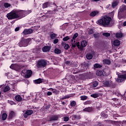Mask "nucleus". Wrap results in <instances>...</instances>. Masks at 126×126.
<instances>
[{
  "label": "nucleus",
  "instance_id": "b1692460",
  "mask_svg": "<svg viewBox=\"0 0 126 126\" xmlns=\"http://www.w3.org/2000/svg\"><path fill=\"white\" fill-rule=\"evenodd\" d=\"M41 52V48H36L33 49V53H36V54H40Z\"/></svg>",
  "mask_w": 126,
  "mask_h": 126
},
{
  "label": "nucleus",
  "instance_id": "ddd939ff",
  "mask_svg": "<svg viewBox=\"0 0 126 126\" xmlns=\"http://www.w3.org/2000/svg\"><path fill=\"white\" fill-rule=\"evenodd\" d=\"M32 114H33V110H27L25 113L24 114V117H25V118H26V119L28 118V116H31Z\"/></svg>",
  "mask_w": 126,
  "mask_h": 126
},
{
  "label": "nucleus",
  "instance_id": "c9c22d12",
  "mask_svg": "<svg viewBox=\"0 0 126 126\" xmlns=\"http://www.w3.org/2000/svg\"><path fill=\"white\" fill-rule=\"evenodd\" d=\"M115 105L116 106H121V100L118 99L115 102Z\"/></svg>",
  "mask_w": 126,
  "mask_h": 126
},
{
  "label": "nucleus",
  "instance_id": "8fccbe9b",
  "mask_svg": "<svg viewBox=\"0 0 126 126\" xmlns=\"http://www.w3.org/2000/svg\"><path fill=\"white\" fill-rule=\"evenodd\" d=\"M8 103L10 105H16V103L12 100H8Z\"/></svg>",
  "mask_w": 126,
  "mask_h": 126
},
{
  "label": "nucleus",
  "instance_id": "f3484780",
  "mask_svg": "<svg viewBox=\"0 0 126 126\" xmlns=\"http://www.w3.org/2000/svg\"><path fill=\"white\" fill-rule=\"evenodd\" d=\"M32 75V71L31 70H28L27 73L25 75V77L26 78H29Z\"/></svg>",
  "mask_w": 126,
  "mask_h": 126
},
{
  "label": "nucleus",
  "instance_id": "72a5a7b5",
  "mask_svg": "<svg viewBox=\"0 0 126 126\" xmlns=\"http://www.w3.org/2000/svg\"><path fill=\"white\" fill-rule=\"evenodd\" d=\"M94 66L95 67V68H101V67H102V65L99 63L94 64Z\"/></svg>",
  "mask_w": 126,
  "mask_h": 126
},
{
  "label": "nucleus",
  "instance_id": "774afa93",
  "mask_svg": "<svg viewBox=\"0 0 126 126\" xmlns=\"http://www.w3.org/2000/svg\"><path fill=\"white\" fill-rule=\"evenodd\" d=\"M62 45H64V44H65V43H64V42H62Z\"/></svg>",
  "mask_w": 126,
  "mask_h": 126
},
{
  "label": "nucleus",
  "instance_id": "c85d7f7f",
  "mask_svg": "<svg viewBox=\"0 0 126 126\" xmlns=\"http://www.w3.org/2000/svg\"><path fill=\"white\" fill-rule=\"evenodd\" d=\"M92 84L93 88H95V87H97V86H98V84H99V83H98L97 81H94L93 82Z\"/></svg>",
  "mask_w": 126,
  "mask_h": 126
},
{
  "label": "nucleus",
  "instance_id": "5fc2aeb1",
  "mask_svg": "<svg viewBox=\"0 0 126 126\" xmlns=\"http://www.w3.org/2000/svg\"><path fill=\"white\" fill-rule=\"evenodd\" d=\"M99 33L97 34H94V38H95V39H97V38H99Z\"/></svg>",
  "mask_w": 126,
  "mask_h": 126
},
{
  "label": "nucleus",
  "instance_id": "473e14b6",
  "mask_svg": "<svg viewBox=\"0 0 126 126\" xmlns=\"http://www.w3.org/2000/svg\"><path fill=\"white\" fill-rule=\"evenodd\" d=\"M70 105L71 107H75V105H76V102L74 100L70 101Z\"/></svg>",
  "mask_w": 126,
  "mask_h": 126
},
{
  "label": "nucleus",
  "instance_id": "5701e85b",
  "mask_svg": "<svg viewBox=\"0 0 126 126\" xmlns=\"http://www.w3.org/2000/svg\"><path fill=\"white\" fill-rule=\"evenodd\" d=\"M9 90H10V88H9L8 86H6L2 89V91H3L4 93L9 91Z\"/></svg>",
  "mask_w": 126,
  "mask_h": 126
},
{
  "label": "nucleus",
  "instance_id": "aec40b11",
  "mask_svg": "<svg viewBox=\"0 0 126 126\" xmlns=\"http://www.w3.org/2000/svg\"><path fill=\"white\" fill-rule=\"evenodd\" d=\"M119 3L120 2L119 1V0H116L113 1L112 3V7H113V8H115L116 6H118V4H119Z\"/></svg>",
  "mask_w": 126,
  "mask_h": 126
},
{
  "label": "nucleus",
  "instance_id": "1a4fd4ad",
  "mask_svg": "<svg viewBox=\"0 0 126 126\" xmlns=\"http://www.w3.org/2000/svg\"><path fill=\"white\" fill-rule=\"evenodd\" d=\"M59 118H61V115H60V114L52 115L49 118V122H55V121H58Z\"/></svg>",
  "mask_w": 126,
  "mask_h": 126
},
{
  "label": "nucleus",
  "instance_id": "20e7f679",
  "mask_svg": "<svg viewBox=\"0 0 126 126\" xmlns=\"http://www.w3.org/2000/svg\"><path fill=\"white\" fill-rule=\"evenodd\" d=\"M30 40L29 39H25L24 37H22L20 42L18 43L20 47H27L29 45Z\"/></svg>",
  "mask_w": 126,
  "mask_h": 126
},
{
  "label": "nucleus",
  "instance_id": "423d86ee",
  "mask_svg": "<svg viewBox=\"0 0 126 126\" xmlns=\"http://www.w3.org/2000/svg\"><path fill=\"white\" fill-rule=\"evenodd\" d=\"M96 74L98 76H108L109 75V73H106V71L104 70L97 71Z\"/></svg>",
  "mask_w": 126,
  "mask_h": 126
},
{
  "label": "nucleus",
  "instance_id": "3c124183",
  "mask_svg": "<svg viewBox=\"0 0 126 126\" xmlns=\"http://www.w3.org/2000/svg\"><path fill=\"white\" fill-rule=\"evenodd\" d=\"M56 36H57V34H56V33H52L50 34V37L52 39H55V38H56Z\"/></svg>",
  "mask_w": 126,
  "mask_h": 126
},
{
  "label": "nucleus",
  "instance_id": "c756f323",
  "mask_svg": "<svg viewBox=\"0 0 126 126\" xmlns=\"http://www.w3.org/2000/svg\"><path fill=\"white\" fill-rule=\"evenodd\" d=\"M76 46L77 47L78 49H79L80 50L79 42H78L74 44H72V47L73 48H75Z\"/></svg>",
  "mask_w": 126,
  "mask_h": 126
},
{
  "label": "nucleus",
  "instance_id": "bf43d9fd",
  "mask_svg": "<svg viewBox=\"0 0 126 126\" xmlns=\"http://www.w3.org/2000/svg\"><path fill=\"white\" fill-rule=\"evenodd\" d=\"M42 83H45V84L48 83V80H45L44 79H42Z\"/></svg>",
  "mask_w": 126,
  "mask_h": 126
},
{
  "label": "nucleus",
  "instance_id": "6ab92c4d",
  "mask_svg": "<svg viewBox=\"0 0 126 126\" xmlns=\"http://www.w3.org/2000/svg\"><path fill=\"white\" fill-rule=\"evenodd\" d=\"M15 99L17 102H21L22 101V97L20 94H17L15 96Z\"/></svg>",
  "mask_w": 126,
  "mask_h": 126
},
{
  "label": "nucleus",
  "instance_id": "ea45409f",
  "mask_svg": "<svg viewBox=\"0 0 126 126\" xmlns=\"http://www.w3.org/2000/svg\"><path fill=\"white\" fill-rule=\"evenodd\" d=\"M87 98H88V96L86 95H83V96H80L81 100H82V101H84V100H86Z\"/></svg>",
  "mask_w": 126,
  "mask_h": 126
},
{
  "label": "nucleus",
  "instance_id": "9b49d317",
  "mask_svg": "<svg viewBox=\"0 0 126 126\" xmlns=\"http://www.w3.org/2000/svg\"><path fill=\"white\" fill-rule=\"evenodd\" d=\"M87 46V41L86 40H83L81 42V45H80V51H83V48H85Z\"/></svg>",
  "mask_w": 126,
  "mask_h": 126
},
{
  "label": "nucleus",
  "instance_id": "cd10ccee",
  "mask_svg": "<svg viewBox=\"0 0 126 126\" xmlns=\"http://www.w3.org/2000/svg\"><path fill=\"white\" fill-rule=\"evenodd\" d=\"M119 78L124 79V81L126 79V73L124 74L119 75L118 76Z\"/></svg>",
  "mask_w": 126,
  "mask_h": 126
},
{
  "label": "nucleus",
  "instance_id": "f257e3e1",
  "mask_svg": "<svg viewBox=\"0 0 126 126\" xmlns=\"http://www.w3.org/2000/svg\"><path fill=\"white\" fill-rule=\"evenodd\" d=\"M26 11L22 10H13L7 14V18L9 20L12 19H21L25 17Z\"/></svg>",
  "mask_w": 126,
  "mask_h": 126
},
{
  "label": "nucleus",
  "instance_id": "a18cd8bd",
  "mask_svg": "<svg viewBox=\"0 0 126 126\" xmlns=\"http://www.w3.org/2000/svg\"><path fill=\"white\" fill-rule=\"evenodd\" d=\"M69 39H70V37H69V36H67L63 38V41H64V42H66V41H68Z\"/></svg>",
  "mask_w": 126,
  "mask_h": 126
},
{
  "label": "nucleus",
  "instance_id": "39448f33",
  "mask_svg": "<svg viewBox=\"0 0 126 126\" xmlns=\"http://www.w3.org/2000/svg\"><path fill=\"white\" fill-rule=\"evenodd\" d=\"M81 64L82 71H86L89 68V66L90 65L88 62H85Z\"/></svg>",
  "mask_w": 126,
  "mask_h": 126
},
{
  "label": "nucleus",
  "instance_id": "7c9ffc66",
  "mask_svg": "<svg viewBox=\"0 0 126 126\" xmlns=\"http://www.w3.org/2000/svg\"><path fill=\"white\" fill-rule=\"evenodd\" d=\"M7 118V114L6 113H4L2 115V121H5L6 119Z\"/></svg>",
  "mask_w": 126,
  "mask_h": 126
},
{
  "label": "nucleus",
  "instance_id": "412c9836",
  "mask_svg": "<svg viewBox=\"0 0 126 126\" xmlns=\"http://www.w3.org/2000/svg\"><path fill=\"white\" fill-rule=\"evenodd\" d=\"M113 45L115 47H118L121 45V41L119 40H115L113 41Z\"/></svg>",
  "mask_w": 126,
  "mask_h": 126
},
{
  "label": "nucleus",
  "instance_id": "4d7b16f0",
  "mask_svg": "<svg viewBox=\"0 0 126 126\" xmlns=\"http://www.w3.org/2000/svg\"><path fill=\"white\" fill-rule=\"evenodd\" d=\"M59 42V39L57 38L54 40L53 43L54 44H58Z\"/></svg>",
  "mask_w": 126,
  "mask_h": 126
},
{
  "label": "nucleus",
  "instance_id": "0e129e2a",
  "mask_svg": "<svg viewBox=\"0 0 126 126\" xmlns=\"http://www.w3.org/2000/svg\"><path fill=\"white\" fill-rule=\"evenodd\" d=\"M123 26H126V21H125L124 23H123Z\"/></svg>",
  "mask_w": 126,
  "mask_h": 126
},
{
  "label": "nucleus",
  "instance_id": "13d9d810",
  "mask_svg": "<svg viewBox=\"0 0 126 126\" xmlns=\"http://www.w3.org/2000/svg\"><path fill=\"white\" fill-rule=\"evenodd\" d=\"M28 69H24L22 71V73H23L24 74H26L27 71H28Z\"/></svg>",
  "mask_w": 126,
  "mask_h": 126
},
{
  "label": "nucleus",
  "instance_id": "2eb2a0df",
  "mask_svg": "<svg viewBox=\"0 0 126 126\" xmlns=\"http://www.w3.org/2000/svg\"><path fill=\"white\" fill-rule=\"evenodd\" d=\"M94 108L92 107H86L83 109V112H87L88 113H91L93 112Z\"/></svg>",
  "mask_w": 126,
  "mask_h": 126
},
{
  "label": "nucleus",
  "instance_id": "0eeeda50",
  "mask_svg": "<svg viewBox=\"0 0 126 126\" xmlns=\"http://www.w3.org/2000/svg\"><path fill=\"white\" fill-rule=\"evenodd\" d=\"M52 6H54V10L48 11L47 13H48V14H56V13L58 12V10L56 9V8L58 7V6H57L55 3H53Z\"/></svg>",
  "mask_w": 126,
  "mask_h": 126
},
{
  "label": "nucleus",
  "instance_id": "f8f14e48",
  "mask_svg": "<svg viewBox=\"0 0 126 126\" xmlns=\"http://www.w3.org/2000/svg\"><path fill=\"white\" fill-rule=\"evenodd\" d=\"M105 87H112L113 85V81L111 80L105 81L103 82Z\"/></svg>",
  "mask_w": 126,
  "mask_h": 126
},
{
  "label": "nucleus",
  "instance_id": "680f3d73",
  "mask_svg": "<svg viewBox=\"0 0 126 126\" xmlns=\"http://www.w3.org/2000/svg\"><path fill=\"white\" fill-rule=\"evenodd\" d=\"M20 29V28L19 27L16 28L15 29V32H17V31H19Z\"/></svg>",
  "mask_w": 126,
  "mask_h": 126
},
{
  "label": "nucleus",
  "instance_id": "e2e57ef3",
  "mask_svg": "<svg viewBox=\"0 0 126 126\" xmlns=\"http://www.w3.org/2000/svg\"><path fill=\"white\" fill-rule=\"evenodd\" d=\"M65 63L66 64H69L70 63V61H67L65 62Z\"/></svg>",
  "mask_w": 126,
  "mask_h": 126
},
{
  "label": "nucleus",
  "instance_id": "49530a36",
  "mask_svg": "<svg viewBox=\"0 0 126 126\" xmlns=\"http://www.w3.org/2000/svg\"><path fill=\"white\" fill-rule=\"evenodd\" d=\"M94 33V31L92 29H90L88 32L89 35H92Z\"/></svg>",
  "mask_w": 126,
  "mask_h": 126
},
{
  "label": "nucleus",
  "instance_id": "a878e982",
  "mask_svg": "<svg viewBox=\"0 0 126 126\" xmlns=\"http://www.w3.org/2000/svg\"><path fill=\"white\" fill-rule=\"evenodd\" d=\"M103 63L106 64L110 65L111 64V60L108 59H104L103 60Z\"/></svg>",
  "mask_w": 126,
  "mask_h": 126
},
{
  "label": "nucleus",
  "instance_id": "9d476101",
  "mask_svg": "<svg viewBox=\"0 0 126 126\" xmlns=\"http://www.w3.org/2000/svg\"><path fill=\"white\" fill-rule=\"evenodd\" d=\"M99 12H100L98 10H94L91 12L89 14V16L91 17H95V16H98V15L100 14Z\"/></svg>",
  "mask_w": 126,
  "mask_h": 126
},
{
  "label": "nucleus",
  "instance_id": "a211bd4d",
  "mask_svg": "<svg viewBox=\"0 0 126 126\" xmlns=\"http://www.w3.org/2000/svg\"><path fill=\"white\" fill-rule=\"evenodd\" d=\"M126 10V5H122L119 8V12H125Z\"/></svg>",
  "mask_w": 126,
  "mask_h": 126
},
{
  "label": "nucleus",
  "instance_id": "de8ad7c7",
  "mask_svg": "<svg viewBox=\"0 0 126 126\" xmlns=\"http://www.w3.org/2000/svg\"><path fill=\"white\" fill-rule=\"evenodd\" d=\"M64 49H65V50H68V49H69V45L68 44H64Z\"/></svg>",
  "mask_w": 126,
  "mask_h": 126
},
{
  "label": "nucleus",
  "instance_id": "f704fd0d",
  "mask_svg": "<svg viewBox=\"0 0 126 126\" xmlns=\"http://www.w3.org/2000/svg\"><path fill=\"white\" fill-rule=\"evenodd\" d=\"M116 38H122V37H123V33H116Z\"/></svg>",
  "mask_w": 126,
  "mask_h": 126
},
{
  "label": "nucleus",
  "instance_id": "bb28decb",
  "mask_svg": "<svg viewBox=\"0 0 126 126\" xmlns=\"http://www.w3.org/2000/svg\"><path fill=\"white\" fill-rule=\"evenodd\" d=\"M55 54H57V55H60V54L62 53V50L58 48H55L54 50Z\"/></svg>",
  "mask_w": 126,
  "mask_h": 126
},
{
  "label": "nucleus",
  "instance_id": "09e8293b",
  "mask_svg": "<svg viewBox=\"0 0 126 126\" xmlns=\"http://www.w3.org/2000/svg\"><path fill=\"white\" fill-rule=\"evenodd\" d=\"M77 37H78V33H75L73 36V37H72L73 40H75V39H76Z\"/></svg>",
  "mask_w": 126,
  "mask_h": 126
},
{
  "label": "nucleus",
  "instance_id": "4be33fe9",
  "mask_svg": "<svg viewBox=\"0 0 126 126\" xmlns=\"http://www.w3.org/2000/svg\"><path fill=\"white\" fill-rule=\"evenodd\" d=\"M33 82L35 84H40L41 83H42V79L41 78H39V79H37L36 80H34L33 81Z\"/></svg>",
  "mask_w": 126,
  "mask_h": 126
},
{
  "label": "nucleus",
  "instance_id": "dca6fc26",
  "mask_svg": "<svg viewBox=\"0 0 126 126\" xmlns=\"http://www.w3.org/2000/svg\"><path fill=\"white\" fill-rule=\"evenodd\" d=\"M42 52L44 53H47V52H50V50H51V47L49 46H45L42 49Z\"/></svg>",
  "mask_w": 126,
  "mask_h": 126
},
{
  "label": "nucleus",
  "instance_id": "e433bc0d",
  "mask_svg": "<svg viewBox=\"0 0 126 126\" xmlns=\"http://www.w3.org/2000/svg\"><path fill=\"white\" fill-rule=\"evenodd\" d=\"M48 5H49L48 2H46L44 3H43V4L42 5V8H47V7H48Z\"/></svg>",
  "mask_w": 126,
  "mask_h": 126
},
{
  "label": "nucleus",
  "instance_id": "79ce46f5",
  "mask_svg": "<svg viewBox=\"0 0 126 126\" xmlns=\"http://www.w3.org/2000/svg\"><path fill=\"white\" fill-rule=\"evenodd\" d=\"M63 120L64 122H68V121H69V117L65 116L63 117Z\"/></svg>",
  "mask_w": 126,
  "mask_h": 126
},
{
  "label": "nucleus",
  "instance_id": "2f4dec72",
  "mask_svg": "<svg viewBox=\"0 0 126 126\" xmlns=\"http://www.w3.org/2000/svg\"><path fill=\"white\" fill-rule=\"evenodd\" d=\"M86 58L87 60H92V59L93 58V55L91 54H88L86 55Z\"/></svg>",
  "mask_w": 126,
  "mask_h": 126
},
{
  "label": "nucleus",
  "instance_id": "052dcab7",
  "mask_svg": "<svg viewBox=\"0 0 126 126\" xmlns=\"http://www.w3.org/2000/svg\"><path fill=\"white\" fill-rule=\"evenodd\" d=\"M47 95V96H51V95H53V93L51 92H48Z\"/></svg>",
  "mask_w": 126,
  "mask_h": 126
},
{
  "label": "nucleus",
  "instance_id": "7ed1b4c3",
  "mask_svg": "<svg viewBox=\"0 0 126 126\" xmlns=\"http://www.w3.org/2000/svg\"><path fill=\"white\" fill-rule=\"evenodd\" d=\"M47 61L44 59L38 60L36 63V67L37 68H44L47 66Z\"/></svg>",
  "mask_w": 126,
  "mask_h": 126
},
{
  "label": "nucleus",
  "instance_id": "393cba45",
  "mask_svg": "<svg viewBox=\"0 0 126 126\" xmlns=\"http://www.w3.org/2000/svg\"><path fill=\"white\" fill-rule=\"evenodd\" d=\"M80 119L81 117L79 115H74L72 116V119L74 121H75V120H80Z\"/></svg>",
  "mask_w": 126,
  "mask_h": 126
},
{
  "label": "nucleus",
  "instance_id": "69168bd1",
  "mask_svg": "<svg viewBox=\"0 0 126 126\" xmlns=\"http://www.w3.org/2000/svg\"><path fill=\"white\" fill-rule=\"evenodd\" d=\"M112 100H113V101H117V98H113L112 99Z\"/></svg>",
  "mask_w": 126,
  "mask_h": 126
},
{
  "label": "nucleus",
  "instance_id": "4468645a",
  "mask_svg": "<svg viewBox=\"0 0 126 126\" xmlns=\"http://www.w3.org/2000/svg\"><path fill=\"white\" fill-rule=\"evenodd\" d=\"M14 117H15V113H14V111H12L9 113V116L7 117V119L8 121H11L12 118H14Z\"/></svg>",
  "mask_w": 126,
  "mask_h": 126
},
{
  "label": "nucleus",
  "instance_id": "37998d69",
  "mask_svg": "<svg viewBox=\"0 0 126 126\" xmlns=\"http://www.w3.org/2000/svg\"><path fill=\"white\" fill-rule=\"evenodd\" d=\"M11 6L10 4L5 2L4 3V6L5 7V8H7L8 7H9Z\"/></svg>",
  "mask_w": 126,
  "mask_h": 126
},
{
  "label": "nucleus",
  "instance_id": "4c0bfd02",
  "mask_svg": "<svg viewBox=\"0 0 126 126\" xmlns=\"http://www.w3.org/2000/svg\"><path fill=\"white\" fill-rule=\"evenodd\" d=\"M91 97H92L93 98H98L99 97V95H98V94H92L91 95Z\"/></svg>",
  "mask_w": 126,
  "mask_h": 126
},
{
  "label": "nucleus",
  "instance_id": "c03bdc74",
  "mask_svg": "<svg viewBox=\"0 0 126 126\" xmlns=\"http://www.w3.org/2000/svg\"><path fill=\"white\" fill-rule=\"evenodd\" d=\"M124 79H119V78H117V80H116V82L119 83H122V82H124Z\"/></svg>",
  "mask_w": 126,
  "mask_h": 126
},
{
  "label": "nucleus",
  "instance_id": "f03ea898",
  "mask_svg": "<svg viewBox=\"0 0 126 126\" xmlns=\"http://www.w3.org/2000/svg\"><path fill=\"white\" fill-rule=\"evenodd\" d=\"M112 21V18L108 16H105L101 17L96 21V24L99 26H103V27H108L110 23Z\"/></svg>",
  "mask_w": 126,
  "mask_h": 126
},
{
  "label": "nucleus",
  "instance_id": "6e6552de",
  "mask_svg": "<svg viewBox=\"0 0 126 126\" xmlns=\"http://www.w3.org/2000/svg\"><path fill=\"white\" fill-rule=\"evenodd\" d=\"M33 33V30L32 29H25L22 32V34L25 36L26 35H29Z\"/></svg>",
  "mask_w": 126,
  "mask_h": 126
},
{
  "label": "nucleus",
  "instance_id": "58836bf2",
  "mask_svg": "<svg viewBox=\"0 0 126 126\" xmlns=\"http://www.w3.org/2000/svg\"><path fill=\"white\" fill-rule=\"evenodd\" d=\"M102 35L105 37H110V36H111V33L109 32H104L102 33Z\"/></svg>",
  "mask_w": 126,
  "mask_h": 126
},
{
  "label": "nucleus",
  "instance_id": "338daca9",
  "mask_svg": "<svg viewBox=\"0 0 126 126\" xmlns=\"http://www.w3.org/2000/svg\"><path fill=\"white\" fill-rule=\"evenodd\" d=\"M62 104V105H65V102H64V101H63Z\"/></svg>",
  "mask_w": 126,
  "mask_h": 126
},
{
  "label": "nucleus",
  "instance_id": "603ef678",
  "mask_svg": "<svg viewBox=\"0 0 126 126\" xmlns=\"http://www.w3.org/2000/svg\"><path fill=\"white\" fill-rule=\"evenodd\" d=\"M50 89H52V91L53 93H55V94H58V91H57V90L53 88H51Z\"/></svg>",
  "mask_w": 126,
  "mask_h": 126
},
{
  "label": "nucleus",
  "instance_id": "6e6d98bb",
  "mask_svg": "<svg viewBox=\"0 0 126 126\" xmlns=\"http://www.w3.org/2000/svg\"><path fill=\"white\" fill-rule=\"evenodd\" d=\"M44 108L46 110H48V109H50V108H51V105L48 104V105L44 106Z\"/></svg>",
  "mask_w": 126,
  "mask_h": 126
},
{
  "label": "nucleus",
  "instance_id": "a19ab883",
  "mask_svg": "<svg viewBox=\"0 0 126 126\" xmlns=\"http://www.w3.org/2000/svg\"><path fill=\"white\" fill-rule=\"evenodd\" d=\"M70 98V96L68 95H66L65 96H64L63 97H62L60 98V100H64V99H68Z\"/></svg>",
  "mask_w": 126,
  "mask_h": 126
},
{
  "label": "nucleus",
  "instance_id": "864d4df0",
  "mask_svg": "<svg viewBox=\"0 0 126 126\" xmlns=\"http://www.w3.org/2000/svg\"><path fill=\"white\" fill-rule=\"evenodd\" d=\"M118 17L119 19H122V16L121 15V13L120 12V11L118 12Z\"/></svg>",
  "mask_w": 126,
  "mask_h": 126
}]
</instances>
